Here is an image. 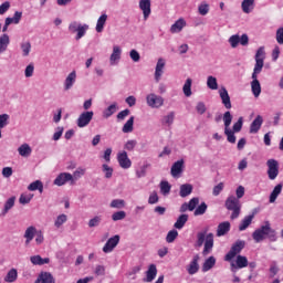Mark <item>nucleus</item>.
Listing matches in <instances>:
<instances>
[{"mask_svg": "<svg viewBox=\"0 0 283 283\" xmlns=\"http://www.w3.org/2000/svg\"><path fill=\"white\" fill-rule=\"evenodd\" d=\"M187 25V22H185V19L177 20L170 28V32L172 34H176L178 32H182V28Z\"/></svg>", "mask_w": 283, "mask_h": 283, "instance_id": "nucleus-30", "label": "nucleus"}, {"mask_svg": "<svg viewBox=\"0 0 283 283\" xmlns=\"http://www.w3.org/2000/svg\"><path fill=\"white\" fill-rule=\"evenodd\" d=\"M137 145H138V142H136V139H130L126 142L124 149H126V151H134Z\"/></svg>", "mask_w": 283, "mask_h": 283, "instance_id": "nucleus-56", "label": "nucleus"}, {"mask_svg": "<svg viewBox=\"0 0 283 283\" xmlns=\"http://www.w3.org/2000/svg\"><path fill=\"white\" fill-rule=\"evenodd\" d=\"M207 85L209 90H218V80L214 76H208Z\"/></svg>", "mask_w": 283, "mask_h": 283, "instance_id": "nucleus-49", "label": "nucleus"}, {"mask_svg": "<svg viewBox=\"0 0 283 283\" xmlns=\"http://www.w3.org/2000/svg\"><path fill=\"white\" fill-rule=\"evenodd\" d=\"M126 216L125 211H117L112 214V220L118 222V220H125Z\"/></svg>", "mask_w": 283, "mask_h": 283, "instance_id": "nucleus-55", "label": "nucleus"}, {"mask_svg": "<svg viewBox=\"0 0 283 283\" xmlns=\"http://www.w3.org/2000/svg\"><path fill=\"white\" fill-rule=\"evenodd\" d=\"M214 266H216V258L209 256L202 265V271L203 273H207V271H211V269Z\"/></svg>", "mask_w": 283, "mask_h": 283, "instance_id": "nucleus-35", "label": "nucleus"}, {"mask_svg": "<svg viewBox=\"0 0 283 283\" xmlns=\"http://www.w3.org/2000/svg\"><path fill=\"white\" fill-rule=\"evenodd\" d=\"M244 247H247V242L242 241V240H237L230 251L226 254L224 260L226 262H232L233 258H235V255H240V253H242V250L244 249Z\"/></svg>", "mask_w": 283, "mask_h": 283, "instance_id": "nucleus-4", "label": "nucleus"}, {"mask_svg": "<svg viewBox=\"0 0 283 283\" xmlns=\"http://www.w3.org/2000/svg\"><path fill=\"white\" fill-rule=\"evenodd\" d=\"M268 165V176L270 180H275L277 176H280V165L275 159H269L266 161Z\"/></svg>", "mask_w": 283, "mask_h": 283, "instance_id": "nucleus-8", "label": "nucleus"}, {"mask_svg": "<svg viewBox=\"0 0 283 283\" xmlns=\"http://www.w3.org/2000/svg\"><path fill=\"white\" fill-rule=\"evenodd\" d=\"M8 120H10V115L8 114L0 115V129H3V127H7Z\"/></svg>", "mask_w": 283, "mask_h": 283, "instance_id": "nucleus-60", "label": "nucleus"}, {"mask_svg": "<svg viewBox=\"0 0 283 283\" xmlns=\"http://www.w3.org/2000/svg\"><path fill=\"white\" fill-rule=\"evenodd\" d=\"M251 90H252V94L255 98H258L260 96V94H262V86L260 85V81L258 80V77L252 78Z\"/></svg>", "mask_w": 283, "mask_h": 283, "instance_id": "nucleus-25", "label": "nucleus"}, {"mask_svg": "<svg viewBox=\"0 0 283 283\" xmlns=\"http://www.w3.org/2000/svg\"><path fill=\"white\" fill-rule=\"evenodd\" d=\"M200 203V199L195 197L189 200V202H184L179 209L180 213H185L187 211H195L196 207Z\"/></svg>", "mask_w": 283, "mask_h": 283, "instance_id": "nucleus-13", "label": "nucleus"}, {"mask_svg": "<svg viewBox=\"0 0 283 283\" xmlns=\"http://www.w3.org/2000/svg\"><path fill=\"white\" fill-rule=\"evenodd\" d=\"M17 277H19V272H17V269H11L4 277V282H8V283L17 282Z\"/></svg>", "mask_w": 283, "mask_h": 283, "instance_id": "nucleus-36", "label": "nucleus"}, {"mask_svg": "<svg viewBox=\"0 0 283 283\" xmlns=\"http://www.w3.org/2000/svg\"><path fill=\"white\" fill-rule=\"evenodd\" d=\"M30 262L34 264V266H43V264H50V258H41V255H33L30 258Z\"/></svg>", "mask_w": 283, "mask_h": 283, "instance_id": "nucleus-29", "label": "nucleus"}, {"mask_svg": "<svg viewBox=\"0 0 283 283\" xmlns=\"http://www.w3.org/2000/svg\"><path fill=\"white\" fill-rule=\"evenodd\" d=\"M174 118H176V115L174 112H170L168 115L164 117L163 124L168 125V127H170V125H174Z\"/></svg>", "mask_w": 283, "mask_h": 283, "instance_id": "nucleus-51", "label": "nucleus"}, {"mask_svg": "<svg viewBox=\"0 0 283 283\" xmlns=\"http://www.w3.org/2000/svg\"><path fill=\"white\" fill-rule=\"evenodd\" d=\"M208 206L206 202H201L195 210V216H205L207 213Z\"/></svg>", "mask_w": 283, "mask_h": 283, "instance_id": "nucleus-46", "label": "nucleus"}, {"mask_svg": "<svg viewBox=\"0 0 283 283\" xmlns=\"http://www.w3.org/2000/svg\"><path fill=\"white\" fill-rule=\"evenodd\" d=\"M102 167H103V171L105 174V178H112V176L114 174V169L112 167H108L106 164H104Z\"/></svg>", "mask_w": 283, "mask_h": 283, "instance_id": "nucleus-62", "label": "nucleus"}, {"mask_svg": "<svg viewBox=\"0 0 283 283\" xmlns=\"http://www.w3.org/2000/svg\"><path fill=\"white\" fill-rule=\"evenodd\" d=\"M35 283H55L54 276L50 272H41L35 280Z\"/></svg>", "mask_w": 283, "mask_h": 283, "instance_id": "nucleus-23", "label": "nucleus"}, {"mask_svg": "<svg viewBox=\"0 0 283 283\" xmlns=\"http://www.w3.org/2000/svg\"><path fill=\"white\" fill-rule=\"evenodd\" d=\"M241 8L244 14H250L255 8V0H243Z\"/></svg>", "mask_w": 283, "mask_h": 283, "instance_id": "nucleus-26", "label": "nucleus"}, {"mask_svg": "<svg viewBox=\"0 0 283 283\" xmlns=\"http://www.w3.org/2000/svg\"><path fill=\"white\" fill-rule=\"evenodd\" d=\"M228 41L231 48L233 49L238 48V45L247 46L249 45V35L247 33H243L240 38L239 34H234V35H231Z\"/></svg>", "mask_w": 283, "mask_h": 283, "instance_id": "nucleus-7", "label": "nucleus"}, {"mask_svg": "<svg viewBox=\"0 0 283 283\" xmlns=\"http://www.w3.org/2000/svg\"><path fill=\"white\" fill-rule=\"evenodd\" d=\"M139 8L143 11L144 19H149V14H151V1L150 0H140Z\"/></svg>", "mask_w": 283, "mask_h": 283, "instance_id": "nucleus-19", "label": "nucleus"}, {"mask_svg": "<svg viewBox=\"0 0 283 283\" xmlns=\"http://www.w3.org/2000/svg\"><path fill=\"white\" fill-rule=\"evenodd\" d=\"M29 191H39L43 193V182L41 180L33 181L28 187Z\"/></svg>", "mask_w": 283, "mask_h": 283, "instance_id": "nucleus-41", "label": "nucleus"}, {"mask_svg": "<svg viewBox=\"0 0 283 283\" xmlns=\"http://www.w3.org/2000/svg\"><path fill=\"white\" fill-rule=\"evenodd\" d=\"M224 207L226 209H228V211H232L230 216L231 220H237V218H240V211H242V203H240L235 196L228 197Z\"/></svg>", "mask_w": 283, "mask_h": 283, "instance_id": "nucleus-3", "label": "nucleus"}, {"mask_svg": "<svg viewBox=\"0 0 283 283\" xmlns=\"http://www.w3.org/2000/svg\"><path fill=\"white\" fill-rule=\"evenodd\" d=\"M282 193V184H279L274 187L273 191L270 195V202L273 203L277 200V196Z\"/></svg>", "mask_w": 283, "mask_h": 283, "instance_id": "nucleus-39", "label": "nucleus"}, {"mask_svg": "<svg viewBox=\"0 0 283 283\" xmlns=\"http://www.w3.org/2000/svg\"><path fill=\"white\" fill-rule=\"evenodd\" d=\"M32 200V196L30 195H21L19 202L20 205H30V201Z\"/></svg>", "mask_w": 283, "mask_h": 283, "instance_id": "nucleus-63", "label": "nucleus"}, {"mask_svg": "<svg viewBox=\"0 0 283 283\" xmlns=\"http://www.w3.org/2000/svg\"><path fill=\"white\" fill-rule=\"evenodd\" d=\"M19 154L23 157V158H28V156H30V154H32V148L30 147V145L28 144H22L19 148H18Z\"/></svg>", "mask_w": 283, "mask_h": 283, "instance_id": "nucleus-38", "label": "nucleus"}, {"mask_svg": "<svg viewBox=\"0 0 283 283\" xmlns=\"http://www.w3.org/2000/svg\"><path fill=\"white\" fill-rule=\"evenodd\" d=\"M254 242H263V240H270V242H277V232L271 228V222L265 221L263 226L254 230L252 233Z\"/></svg>", "mask_w": 283, "mask_h": 283, "instance_id": "nucleus-1", "label": "nucleus"}, {"mask_svg": "<svg viewBox=\"0 0 283 283\" xmlns=\"http://www.w3.org/2000/svg\"><path fill=\"white\" fill-rule=\"evenodd\" d=\"M202 244H205L202 255H209V253H211L213 249V233L207 234V231L198 232L195 247H197V249H200Z\"/></svg>", "mask_w": 283, "mask_h": 283, "instance_id": "nucleus-2", "label": "nucleus"}, {"mask_svg": "<svg viewBox=\"0 0 283 283\" xmlns=\"http://www.w3.org/2000/svg\"><path fill=\"white\" fill-rule=\"evenodd\" d=\"M101 220H102L101 216L94 217L93 219H91V220L88 221V227H90L91 229H93V227H98V224H101Z\"/></svg>", "mask_w": 283, "mask_h": 283, "instance_id": "nucleus-61", "label": "nucleus"}, {"mask_svg": "<svg viewBox=\"0 0 283 283\" xmlns=\"http://www.w3.org/2000/svg\"><path fill=\"white\" fill-rule=\"evenodd\" d=\"M38 231L39 230H36V228L34 226L27 228V230L24 231L25 247H30V242H32V240H34Z\"/></svg>", "mask_w": 283, "mask_h": 283, "instance_id": "nucleus-18", "label": "nucleus"}, {"mask_svg": "<svg viewBox=\"0 0 283 283\" xmlns=\"http://www.w3.org/2000/svg\"><path fill=\"white\" fill-rule=\"evenodd\" d=\"M264 118L261 115H258L250 125V134H258L262 129V124Z\"/></svg>", "mask_w": 283, "mask_h": 283, "instance_id": "nucleus-16", "label": "nucleus"}, {"mask_svg": "<svg viewBox=\"0 0 283 283\" xmlns=\"http://www.w3.org/2000/svg\"><path fill=\"white\" fill-rule=\"evenodd\" d=\"M198 12L201 17H207V14H209V4L201 3L198 8Z\"/></svg>", "mask_w": 283, "mask_h": 283, "instance_id": "nucleus-58", "label": "nucleus"}, {"mask_svg": "<svg viewBox=\"0 0 283 283\" xmlns=\"http://www.w3.org/2000/svg\"><path fill=\"white\" fill-rule=\"evenodd\" d=\"M254 218H255L254 214H249V216L244 217L239 226V231H247V229H249V227H251V223L253 222Z\"/></svg>", "mask_w": 283, "mask_h": 283, "instance_id": "nucleus-28", "label": "nucleus"}, {"mask_svg": "<svg viewBox=\"0 0 283 283\" xmlns=\"http://www.w3.org/2000/svg\"><path fill=\"white\" fill-rule=\"evenodd\" d=\"M65 182H71V185H74V177L70 172H61L55 179L54 185L56 187H63Z\"/></svg>", "mask_w": 283, "mask_h": 283, "instance_id": "nucleus-11", "label": "nucleus"}, {"mask_svg": "<svg viewBox=\"0 0 283 283\" xmlns=\"http://www.w3.org/2000/svg\"><path fill=\"white\" fill-rule=\"evenodd\" d=\"M122 132L124 134H132V132H134V116H130L129 119L124 124Z\"/></svg>", "mask_w": 283, "mask_h": 283, "instance_id": "nucleus-37", "label": "nucleus"}, {"mask_svg": "<svg viewBox=\"0 0 283 283\" xmlns=\"http://www.w3.org/2000/svg\"><path fill=\"white\" fill-rule=\"evenodd\" d=\"M65 222H67V216L66 214H60L56 220H55V227L56 229H60L61 227H63V224H65Z\"/></svg>", "mask_w": 283, "mask_h": 283, "instance_id": "nucleus-53", "label": "nucleus"}, {"mask_svg": "<svg viewBox=\"0 0 283 283\" xmlns=\"http://www.w3.org/2000/svg\"><path fill=\"white\" fill-rule=\"evenodd\" d=\"M264 46L258 49L255 54V65L252 73V78H258V74L262 72V67H264Z\"/></svg>", "mask_w": 283, "mask_h": 283, "instance_id": "nucleus-5", "label": "nucleus"}, {"mask_svg": "<svg viewBox=\"0 0 283 283\" xmlns=\"http://www.w3.org/2000/svg\"><path fill=\"white\" fill-rule=\"evenodd\" d=\"M105 23H107V14L103 13L97 20L96 32H103Z\"/></svg>", "mask_w": 283, "mask_h": 283, "instance_id": "nucleus-40", "label": "nucleus"}, {"mask_svg": "<svg viewBox=\"0 0 283 283\" xmlns=\"http://www.w3.org/2000/svg\"><path fill=\"white\" fill-rule=\"evenodd\" d=\"M165 70V61L163 59H159L156 64L155 69V81L156 83H160V78L163 77V73Z\"/></svg>", "mask_w": 283, "mask_h": 283, "instance_id": "nucleus-22", "label": "nucleus"}, {"mask_svg": "<svg viewBox=\"0 0 283 283\" xmlns=\"http://www.w3.org/2000/svg\"><path fill=\"white\" fill-rule=\"evenodd\" d=\"M200 260V255H195L190 264L188 265V273L189 275H196L198 271H200V265L198 264V261Z\"/></svg>", "mask_w": 283, "mask_h": 283, "instance_id": "nucleus-21", "label": "nucleus"}, {"mask_svg": "<svg viewBox=\"0 0 283 283\" xmlns=\"http://www.w3.org/2000/svg\"><path fill=\"white\" fill-rule=\"evenodd\" d=\"M146 103L148 107H151L153 109H158L165 105V98L160 95H156L154 93H150L146 96Z\"/></svg>", "mask_w": 283, "mask_h": 283, "instance_id": "nucleus-6", "label": "nucleus"}, {"mask_svg": "<svg viewBox=\"0 0 283 283\" xmlns=\"http://www.w3.org/2000/svg\"><path fill=\"white\" fill-rule=\"evenodd\" d=\"M92 118H94L93 111L83 112L77 118V127H87V125L92 123Z\"/></svg>", "mask_w": 283, "mask_h": 283, "instance_id": "nucleus-10", "label": "nucleus"}, {"mask_svg": "<svg viewBox=\"0 0 283 283\" xmlns=\"http://www.w3.org/2000/svg\"><path fill=\"white\" fill-rule=\"evenodd\" d=\"M176 238H178V230H170L167 233L166 242H168V244H171V242L176 241Z\"/></svg>", "mask_w": 283, "mask_h": 283, "instance_id": "nucleus-50", "label": "nucleus"}, {"mask_svg": "<svg viewBox=\"0 0 283 283\" xmlns=\"http://www.w3.org/2000/svg\"><path fill=\"white\" fill-rule=\"evenodd\" d=\"M118 242H120V235L115 234L114 237L109 238L105 245L103 247L104 253H112L116 247H118Z\"/></svg>", "mask_w": 283, "mask_h": 283, "instance_id": "nucleus-12", "label": "nucleus"}, {"mask_svg": "<svg viewBox=\"0 0 283 283\" xmlns=\"http://www.w3.org/2000/svg\"><path fill=\"white\" fill-rule=\"evenodd\" d=\"M160 191L164 196H167L171 191V185L168 181L160 182Z\"/></svg>", "mask_w": 283, "mask_h": 283, "instance_id": "nucleus-54", "label": "nucleus"}, {"mask_svg": "<svg viewBox=\"0 0 283 283\" xmlns=\"http://www.w3.org/2000/svg\"><path fill=\"white\" fill-rule=\"evenodd\" d=\"M117 161L122 169H129V167H132V159H129V157L127 156V151L125 150L117 154Z\"/></svg>", "mask_w": 283, "mask_h": 283, "instance_id": "nucleus-14", "label": "nucleus"}, {"mask_svg": "<svg viewBox=\"0 0 283 283\" xmlns=\"http://www.w3.org/2000/svg\"><path fill=\"white\" fill-rule=\"evenodd\" d=\"M231 271L235 272L238 269H247L249 266V259L244 255H237L235 262L234 261H229Z\"/></svg>", "mask_w": 283, "mask_h": 283, "instance_id": "nucleus-9", "label": "nucleus"}, {"mask_svg": "<svg viewBox=\"0 0 283 283\" xmlns=\"http://www.w3.org/2000/svg\"><path fill=\"white\" fill-rule=\"evenodd\" d=\"M276 42L280 45H283V28L277 29L276 31Z\"/></svg>", "mask_w": 283, "mask_h": 283, "instance_id": "nucleus-64", "label": "nucleus"}, {"mask_svg": "<svg viewBox=\"0 0 283 283\" xmlns=\"http://www.w3.org/2000/svg\"><path fill=\"white\" fill-rule=\"evenodd\" d=\"M233 120V115H231V112H226L223 114V123H224V129H230L231 123Z\"/></svg>", "mask_w": 283, "mask_h": 283, "instance_id": "nucleus-44", "label": "nucleus"}, {"mask_svg": "<svg viewBox=\"0 0 283 283\" xmlns=\"http://www.w3.org/2000/svg\"><path fill=\"white\" fill-rule=\"evenodd\" d=\"M193 81L188 77L184 84V87H182V92L185 94V96H187L189 98V96H191V85H192Z\"/></svg>", "mask_w": 283, "mask_h": 283, "instance_id": "nucleus-43", "label": "nucleus"}, {"mask_svg": "<svg viewBox=\"0 0 283 283\" xmlns=\"http://www.w3.org/2000/svg\"><path fill=\"white\" fill-rule=\"evenodd\" d=\"M188 220L189 214H180L174 224L175 229H182L185 224H187Z\"/></svg>", "mask_w": 283, "mask_h": 283, "instance_id": "nucleus-34", "label": "nucleus"}, {"mask_svg": "<svg viewBox=\"0 0 283 283\" xmlns=\"http://www.w3.org/2000/svg\"><path fill=\"white\" fill-rule=\"evenodd\" d=\"M76 83V71H72L64 82L65 90H72V86Z\"/></svg>", "mask_w": 283, "mask_h": 283, "instance_id": "nucleus-31", "label": "nucleus"}, {"mask_svg": "<svg viewBox=\"0 0 283 283\" xmlns=\"http://www.w3.org/2000/svg\"><path fill=\"white\" fill-rule=\"evenodd\" d=\"M15 200H17V198L11 197L6 201L4 208L1 212V216H7L8 214V211H10V209H12V207H14V201Z\"/></svg>", "mask_w": 283, "mask_h": 283, "instance_id": "nucleus-42", "label": "nucleus"}, {"mask_svg": "<svg viewBox=\"0 0 283 283\" xmlns=\"http://www.w3.org/2000/svg\"><path fill=\"white\" fill-rule=\"evenodd\" d=\"M235 132L231 130V128H224V134L227 135L228 143L232 145L235 144Z\"/></svg>", "mask_w": 283, "mask_h": 283, "instance_id": "nucleus-48", "label": "nucleus"}, {"mask_svg": "<svg viewBox=\"0 0 283 283\" xmlns=\"http://www.w3.org/2000/svg\"><path fill=\"white\" fill-rule=\"evenodd\" d=\"M229 231H231V223L229 221L221 222L217 228V237L222 238V235H227Z\"/></svg>", "mask_w": 283, "mask_h": 283, "instance_id": "nucleus-20", "label": "nucleus"}, {"mask_svg": "<svg viewBox=\"0 0 283 283\" xmlns=\"http://www.w3.org/2000/svg\"><path fill=\"white\" fill-rule=\"evenodd\" d=\"M182 167H185V160L181 159L176 161L171 167V176L174 178L180 176V174H182Z\"/></svg>", "mask_w": 283, "mask_h": 283, "instance_id": "nucleus-24", "label": "nucleus"}, {"mask_svg": "<svg viewBox=\"0 0 283 283\" xmlns=\"http://www.w3.org/2000/svg\"><path fill=\"white\" fill-rule=\"evenodd\" d=\"M224 190V182H219L217 186L212 189V196H218L219 193H222Z\"/></svg>", "mask_w": 283, "mask_h": 283, "instance_id": "nucleus-59", "label": "nucleus"}, {"mask_svg": "<svg viewBox=\"0 0 283 283\" xmlns=\"http://www.w3.org/2000/svg\"><path fill=\"white\" fill-rule=\"evenodd\" d=\"M193 192V186L191 184H184L180 186L179 196L180 198H187Z\"/></svg>", "mask_w": 283, "mask_h": 283, "instance_id": "nucleus-27", "label": "nucleus"}, {"mask_svg": "<svg viewBox=\"0 0 283 283\" xmlns=\"http://www.w3.org/2000/svg\"><path fill=\"white\" fill-rule=\"evenodd\" d=\"M8 45H10V35L4 33L0 36V54L8 50Z\"/></svg>", "mask_w": 283, "mask_h": 283, "instance_id": "nucleus-33", "label": "nucleus"}, {"mask_svg": "<svg viewBox=\"0 0 283 283\" xmlns=\"http://www.w3.org/2000/svg\"><path fill=\"white\" fill-rule=\"evenodd\" d=\"M219 96H220L221 103H222V105H224L226 109H231L232 105H231V96H229V91H227V88L222 87L219 91Z\"/></svg>", "mask_w": 283, "mask_h": 283, "instance_id": "nucleus-15", "label": "nucleus"}, {"mask_svg": "<svg viewBox=\"0 0 283 283\" xmlns=\"http://www.w3.org/2000/svg\"><path fill=\"white\" fill-rule=\"evenodd\" d=\"M113 114H116V104L109 105V106L103 112L104 118H109V116H113Z\"/></svg>", "mask_w": 283, "mask_h": 283, "instance_id": "nucleus-47", "label": "nucleus"}, {"mask_svg": "<svg viewBox=\"0 0 283 283\" xmlns=\"http://www.w3.org/2000/svg\"><path fill=\"white\" fill-rule=\"evenodd\" d=\"M111 207L113 209H123L125 207V200L123 199H115L111 202Z\"/></svg>", "mask_w": 283, "mask_h": 283, "instance_id": "nucleus-57", "label": "nucleus"}, {"mask_svg": "<svg viewBox=\"0 0 283 283\" xmlns=\"http://www.w3.org/2000/svg\"><path fill=\"white\" fill-rule=\"evenodd\" d=\"M21 50L23 52V56H30L32 44L30 42H23L21 43Z\"/></svg>", "mask_w": 283, "mask_h": 283, "instance_id": "nucleus-52", "label": "nucleus"}, {"mask_svg": "<svg viewBox=\"0 0 283 283\" xmlns=\"http://www.w3.org/2000/svg\"><path fill=\"white\" fill-rule=\"evenodd\" d=\"M158 275V268H156V264H150L148 266V270L146 271V277L144 279V282L151 283L156 280V276Z\"/></svg>", "mask_w": 283, "mask_h": 283, "instance_id": "nucleus-17", "label": "nucleus"}, {"mask_svg": "<svg viewBox=\"0 0 283 283\" xmlns=\"http://www.w3.org/2000/svg\"><path fill=\"white\" fill-rule=\"evenodd\" d=\"M120 46L115 45L113 46V53L111 54L109 61H111V65H114V63H116V61H120Z\"/></svg>", "mask_w": 283, "mask_h": 283, "instance_id": "nucleus-32", "label": "nucleus"}, {"mask_svg": "<svg viewBox=\"0 0 283 283\" xmlns=\"http://www.w3.org/2000/svg\"><path fill=\"white\" fill-rule=\"evenodd\" d=\"M87 30H90V25H87V24H84V25L78 24L76 41H78L80 39H83V36H85V32H87Z\"/></svg>", "mask_w": 283, "mask_h": 283, "instance_id": "nucleus-45", "label": "nucleus"}]
</instances>
